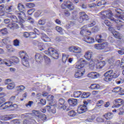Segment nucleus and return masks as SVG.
I'll return each instance as SVG.
<instances>
[{
  "instance_id": "obj_1",
  "label": "nucleus",
  "mask_w": 124,
  "mask_h": 124,
  "mask_svg": "<svg viewBox=\"0 0 124 124\" xmlns=\"http://www.w3.org/2000/svg\"><path fill=\"white\" fill-rule=\"evenodd\" d=\"M102 15H103L106 19H110L111 21H114L115 22V23L117 24L116 28L118 31H120L121 29H124V22L122 21V20H117L113 17L112 16H113V14L111 11H105L104 12H102Z\"/></svg>"
},
{
  "instance_id": "obj_2",
  "label": "nucleus",
  "mask_w": 124,
  "mask_h": 124,
  "mask_svg": "<svg viewBox=\"0 0 124 124\" xmlns=\"http://www.w3.org/2000/svg\"><path fill=\"white\" fill-rule=\"evenodd\" d=\"M104 81L106 82H111L113 78H117L119 77V75L117 74V72H113V70H110L106 72L104 75Z\"/></svg>"
},
{
  "instance_id": "obj_3",
  "label": "nucleus",
  "mask_w": 124,
  "mask_h": 124,
  "mask_svg": "<svg viewBox=\"0 0 124 124\" xmlns=\"http://www.w3.org/2000/svg\"><path fill=\"white\" fill-rule=\"evenodd\" d=\"M8 108H10L11 111H13L18 108V106L16 104H13L11 102H6L0 106V110H5Z\"/></svg>"
},
{
  "instance_id": "obj_4",
  "label": "nucleus",
  "mask_w": 124,
  "mask_h": 124,
  "mask_svg": "<svg viewBox=\"0 0 124 124\" xmlns=\"http://www.w3.org/2000/svg\"><path fill=\"white\" fill-rule=\"evenodd\" d=\"M45 53L46 55L51 56L53 59H55V60L58 59L59 58V52L57 50L52 47L49 48L47 50H46Z\"/></svg>"
},
{
  "instance_id": "obj_5",
  "label": "nucleus",
  "mask_w": 124,
  "mask_h": 124,
  "mask_svg": "<svg viewBox=\"0 0 124 124\" xmlns=\"http://www.w3.org/2000/svg\"><path fill=\"white\" fill-rule=\"evenodd\" d=\"M95 25V21H91L90 23L88 24L87 25L84 26L81 28V31H80L81 34H83L85 33V32H88L89 33V35H91V31H89V30H87V28H92V27H93Z\"/></svg>"
},
{
  "instance_id": "obj_6",
  "label": "nucleus",
  "mask_w": 124,
  "mask_h": 124,
  "mask_svg": "<svg viewBox=\"0 0 124 124\" xmlns=\"http://www.w3.org/2000/svg\"><path fill=\"white\" fill-rule=\"evenodd\" d=\"M115 18L117 19H123L124 20V12L121 9H115L113 11Z\"/></svg>"
},
{
  "instance_id": "obj_7",
  "label": "nucleus",
  "mask_w": 124,
  "mask_h": 124,
  "mask_svg": "<svg viewBox=\"0 0 124 124\" xmlns=\"http://www.w3.org/2000/svg\"><path fill=\"white\" fill-rule=\"evenodd\" d=\"M69 50L70 52L76 53L78 57H81V53H82V49L81 48L78 46H72L69 48Z\"/></svg>"
},
{
  "instance_id": "obj_8",
  "label": "nucleus",
  "mask_w": 124,
  "mask_h": 124,
  "mask_svg": "<svg viewBox=\"0 0 124 124\" xmlns=\"http://www.w3.org/2000/svg\"><path fill=\"white\" fill-rule=\"evenodd\" d=\"M79 18L78 19L79 23H83L84 21H88L89 20V16L84 12H80L79 13Z\"/></svg>"
},
{
  "instance_id": "obj_9",
  "label": "nucleus",
  "mask_w": 124,
  "mask_h": 124,
  "mask_svg": "<svg viewBox=\"0 0 124 124\" xmlns=\"http://www.w3.org/2000/svg\"><path fill=\"white\" fill-rule=\"evenodd\" d=\"M112 108H119L122 104L124 106V100L123 99H116L114 100Z\"/></svg>"
},
{
  "instance_id": "obj_10",
  "label": "nucleus",
  "mask_w": 124,
  "mask_h": 124,
  "mask_svg": "<svg viewBox=\"0 0 124 124\" xmlns=\"http://www.w3.org/2000/svg\"><path fill=\"white\" fill-rule=\"evenodd\" d=\"M26 12H20V13H16L18 16V19L19 20V25L23 27V23H25V20H24V18L26 17Z\"/></svg>"
},
{
  "instance_id": "obj_11",
  "label": "nucleus",
  "mask_w": 124,
  "mask_h": 124,
  "mask_svg": "<svg viewBox=\"0 0 124 124\" xmlns=\"http://www.w3.org/2000/svg\"><path fill=\"white\" fill-rule=\"evenodd\" d=\"M85 63H86V61L80 59L76 63L75 67L78 69H82L83 70V69H84L83 68L85 66Z\"/></svg>"
},
{
  "instance_id": "obj_12",
  "label": "nucleus",
  "mask_w": 124,
  "mask_h": 124,
  "mask_svg": "<svg viewBox=\"0 0 124 124\" xmlns=\"http://www.w3.org/2000/svg\"><path fill=\"white\" fill-rule=\"evenodd\" d=\"M95 49L97 50H102L108 48V43H103L102 44L95 45Z\"/></svg>"
},
{
  "instance_id": "obj_13",
  "label": "nucleus",
  "mask_w": 124,
  "mask_h": 124,
  "mask_svg": "<svg viewBox=\"0 0 124 124\" xmlns=\"http://www.w3.org/2000/svg\"><path fill=\"white\" fill-rule=\"evenodd\" d=\"M88 110V108L87 106L84 105H81L78 107V114H82V113H85V112H87Z\"/></svg>"
},
{
  "instance_id": "obj_14",
  "label": "nucleus",
  "mask_w": 124,
  "mask_h": 124,
  "mask_svg": "<svg viewBox=\"0 0 124 124\" xmlns=\"http://www.w3.org/2000/svg\"><path fill=\"white\" fill-rule=\"evenodd\" d=\"M97 62H98V60L94 58H91L89 62V67H90L91 69H93V68H94V66H95V64L97 65Z\"/></svg>"
},
{
  "instance_id": "obj_15",
  "label": "nucleus",
  "mask_w": 124,
  "mask_h": 124,
  "mask_svg": "<svg viewBox=\"0 0 124 124\" xmlns=\"http://www.w3.org/2000/svg\"><path fill=\"white\" fill-rule=\"evenodd\" d=\"M106 34H102L101 35H97L96 36L95 40L99 43L103 42L105 40V38H106Z\"/></svg>"
},
{
  "instance_id": "obj_16",
  "label": "nucleus",
  "mask_w": 124,
  "mask_h": 124,
  "mask_svg": "<svg viewBox=\"0 0 124 124\" xmlns=\"http://www.w3.org/2000/svg\"><path fill=\"white\" fill-rule=\"evenodd\" d=\"M112 33L116 38L120 39V41H124V37L123 36V35L121 34L120 32L115 31L113 32Z\"/></svg>"
},
{
  "instance_id": "obj_17",
  "label": "nucleus",
  "mask_w": 124,
  "mask_h": 124,
  "mask_svg": "<svg viewBox=\"0 0 124 124\" xmlns=\"http://www.w3.org/2000/svg\"><path fill=\"white\" fill-rule=\"evenodd\" d=\"M84 41L87 42L89 44H93L94 42V39L92 37L85 36L84 38Z\"/></svg>"
},
{
  "instance_id": "obj_18",
  "label": "nucleus",
  "mask_w": 124,
  "mask_h": 124,
  "mask_svg": "<svg viewBox=\"0 0 124 124\" xmlns=\"http://www.w3.org/2000/svg\"><path fill=\"white\" fill-rule=\"evenodd\" d=\"M5 13L12 12L14 10L13 5H7L4 9Z\"/></svg>"
},
{
  "instance_id": "obj_19",
  "label": "nucleus",
  "mask_w": 124,
  "mask_h": 124,
  "mask_svg": "<svg viewBox=\"0 0 124 124\" xmlns=\"http://www.w3.org/2000/svg\"><path fill=\"white\" fill-rule=\"evenodd\" d=\"M68 102L70 105V106L72 107L77 105V99H70L68 100Z\"/></svg>"
},
{
  "instance_id": "obj_20",
  "label": "nucleus",
  "mask_w": 124,
  "mask_h": 124,
  "mask_svg": "<svg viewBox=\"0 0 124 124\" xmlns=\"http://www.w3.org/2000/svg\"><path fill=\"white\" fill-rule=\"evenodd\" d=\"M84 72H85V69H82V72L78 70L75 74V77L76 78H80V77H82L83 75H84Z\"/></svg>"
},
{
  "instance_id": "obj_21",
  "label": "nucleus",
  "mask_w": 124,
  "mask_h": 124,
  "mask_svg": "<svg viewBox=\"0 0 124 124\" xmlns=\"http://www.w3.org/2000/svg\"><path fill=\"white\" fill-rule=\"evenodd\" d=\"M34 45H38V47L40 51H43L45 48L43 47V44L41 43H39L36 41H34L33 42Z\"/></svg>"
},
{
  "instance_id": "obj_22",
  "label": "nucleus",
  "mask_w": 124,
  "mask_h": 124,
  "mask_svg": "<svg viewBox=\"0 0 124 124\" xmlns=\"http://www.w3.org/2000/svg\"><path fill=\"white\" fill-rule=\"evenodd\" d=\"M92 56H93V52L90 51H87L85 53L84 57L87 61H90L92 59Z\"/></svg>"
},
{
  "instance_id": "obj_23",
  "label": "nucleus",
  "mask_w": 124,
  "mask_h": 124,
  "mask_svg": "<svg viewBox=\"0 0 124 124\" xmlns=\"http://www.w3.org/2000/svg\"><path fill=\"white\" fill-rule=\"evenodd\" d=\"M35 59L37 62H41L43 61V56L40 54H37L35 55Z\"/></svg>"
},
{
  "instance_id": "obj_24",
  "label": "nucleus",
  "mask_w": 124,
  "mask_h": 124,
  "mask_svg": "<svg viewBox=\"0 0 124 124\" xmlns=\"http://www.w3.org/2000/svg\"><path fill=\"white\" fill-rule=\"evenodd\" d=\"M17 8L20 12H26L27 11L26 8H25V6L21 3H19L18 4Z\"/></svg>"
},
{
  "instance_id": "obj_25",
  "label": "nucleus",
  "mask_w": 124,
  "mask_h": 124,
  "mask_svg": "<svg viewBox=\"0 0 124 124\" xmlns=\"http://www.w3.org/2000/svg\"><path fill=\"white\" fill-rule=\"evenodd\" d=\"M28 61L29 59H28V58L22 59V64L24 66H26V67H30V63Z\"/></svg>"
},
{
  "instance_id": "obj_26",
  "label": "nucleus",
  "mask_w": 124,
  "mask_h": 124,
  "mask_svg": "<svg viewBox=\"0 0 124 124\" xmlns=\"http://www.w3.org/2000/svg\"><path fill=\"white\" fill-rule=\"evenodd\" d=\"M105 65V62L104 61H101L97 63V68L99 69H102L103 66Z\"/></svg>"
},
{
  "instance_id": "obj_27",
  "label": "nucleus",
  "mask_w": 124,
  "mask_h": 124,
  "mask_svg": "<svg viewBox=\"0 0 124 124\" xmlns=\"http://www.w3.org/2000/svg\"><path fill=\"white\" fill-rule=\"evenodd\" d=\"M70 3L69 4H67V8L69 9V10H73L74 9L75 7H74V4H73V3L71 2L70 1H68L67 3Z\"/></svg>"
},
{
  "instance_id": "obj_28",
  "label": "nucleus",
  "mask_w": 124,
  "mask_h": 124,
  "mask_svg": "<svg viewBox=\"0 0 124 124\" xmlns=\"http://www.w3.org/2000/svg\"><path fill=\"white\" fill-rule=\"evenodd\" d=\"M90 88L91 90H99L100 89V85L98 84H92Z\"/></svg>"
},
{
  "instance_id": "obj_29",
  "label": "nucleus",
  "mask_w": 124,
  "mask_h": 124,
  "mask_svg": "<svg viewBox=\"0 0 124 124\" xmlns=\"http://www.w3.org/2000/svg\"><path fill=\"white\" fill-rule=\"evenodd\" d=\"M19 55L22 59H27V57H28V54L27 53L23 50H21L19 52Z\"/></svg>"
},
{
  "instance_id": "obj_30",
  "label": "nucleus",
  "mask_w": 124,
  "mask_h": 124,
  "mask_svg": "<svg viewBox=\"0 0 124 124\" xmlns=\"http://www.w3.org/2000/svg\"><path fill=\"white\" fill-rule=\"evenodd\" d=\"M88 77H89V78H93V79L97 78V73L96 72L90 73L88 74Z\"/></svg>"
},
{
  "instance_id": "obj_31",
  "label": "nucleus",
  "mask_w": 124,
  "mask_h": 124,
  "mask_svg": "<svg viewBox=\"0 0 124 124\" xmlns=\"http://www.w3.org/2000/svg\"><path fill=\"white\" fill-rule=\"evenodd\" d=\"M104 116L106 120H111V119L113 118V114L110 112H108L104 115Z\"/></svg>"
},
{
  "instance_id": "obj_32",
  "label": "nucleus",
  "mask_w": 124,
  "mask_h": 124,
  "mask_svg": "<svg viewBox=\"0 0 124 124\" xmlns=\"http://www.w3.org/2000/svg\"><path fill=\"white\" fill-rule=\"evenodd\" d=\"M17 27V24L15 23H11L8 24L7 28L8 29H12L14 30V29H16Z\"/></svg>"
},
{
  "instance_id": "obj_33",
  "label": "nucleus",
  "mask_w": 124,
  "mask_h": 124,
  "mask_svg": "<svg viewBox=\"0 0 124 124\" xmlns=\"http://www.w3.org/2000/svg\"><path fill=\"white\" fill-rule=\"evenodd\" d=\"M90 95H91V93H90L84 92L81 95V98H88V97H90Z\"/></svg>"
},
{
  "instance_id": "obj_34",
  "label": "nucleus",
  "mask_w": 124,
  "mask_h": 124,
  "mask_svg": "<svg viewBox=\"0 0 124 124\" xmlns=\"http://www.w3.org/2000/svg\"><path fill=\"white\" fill-rule=\"evenodd\" d=\"M81 94H82V92L80 91H77L74 93V97H76V98L80 97L81 96Z\"/></svg>"
},
{
  "instance_id": "obj_35",
  "label": "nucleus",
  "mask_w": 124,
  "mask_h": 124,
  "mask_svg": "<svg viewBox=\"0 0 124 124\" xmlns=\"http://www.w3.org/2000/svg\"><path fill=\"white\" fill-rule=\"evenodd\" d=\"M11 115H5L4 116H0V120H2V121H8V120H10L11 117H10Z\"/></svg>"
},
{
  "instance_id": "obj_36",
  "label": "nucleus",
  "mask_w": 124,
  "mask_h": 124,
  "mask_svg": "<svg viewBox=\"0 0 124 124\" xmlns=\"http://www.w3.org/2000/svg\"><path fill=\"white\" fill-rule=\"evenodd\" d=\"M11 19L13 22H15V23H18V24H20V20L17 18L16 16L13 15Z\"/></svg>"
},
{
  "instance_id": "obj_37",
  "label": "nucleus",
  "mask_w": 124,
  "mask_h": 124,
  "mask_svg": "<svg viewBox=\"0 0 124 124\" xmlns=\"http://www.w3.org/2000/svg\"><path fill=\"white\" fill-rule=\"evenodd\" d=\"M15 87V84L14 83V82H12L11 83H10L7 86V88L8 89V90H13V89H14Z\"/></svg>"
},
{
  "instance_id": "obj_38",
  "label": "nucleus",
  "mask_w": 124,
  "mask_h": 124,
  "mask_svg": "<svg viewBox=\"0 0 124 124\" xmlns=\"http://www.w3.org/2000/svg\"><path fill=\"white\" fill-rule=\"evenodd\" d=\"M49 105H51V106H46V110H47V111L48 112H49V113H50V112H51V110H52V108L53 106H54V105L50 103H49Z\"/></svg>"
},
{
  "instance_id": "obj_39",
  "label": "nucleus",
  "mask_w": 124,
  "mask_h": 124,
  "mask_svg": "<svg viewBox=\"0 0 124 124\" xmlns=\"http://www.w3.org/2000/svg\"><path fill=\"white\" fill-rule=\"evenodd\" d=\"M68 115L70 117H75L76 116V112L74 110H70L68 112Z\"/></svg>"
},
{
  "instance_id": "obj_40",
  "label": "nucleus",
  "mask_w": 124,
  "mask_h": 124,
  "mask_svg": "<svg viewBox=\"0 0 124 124\" xmlns=\"http://www.w3.org/2000/svg\"><path fill=\"white\" fill-rule=\"evenodd\" d=\"M56 30L61 34H63V32H62V28L60 26H57L56 27Z\"/></svg>"
},
{
  "instance_id": "obj_41",
  "label": "nucleus",
  "mask_w": 124,
  "mask_h": 124,
  "mask_svg": "<svg viewBox=\"0 0 124 124\" xmlns=\"http://www.w3.org/2000/svg\"><path fill=\"white\" fill-rule=\"evenodd\" d=\"M45 23H46V19L44 18H41L38 21L39 25H45Z\"/></svg>"
},
{
  "instance_id": "obj_42",
  "label": "nucleus",
  "mask_w": 124,
  "mask_h": 124,
  "mask_svg": "<svg viewBox=\"0 0 124 124\" xmlns=\"http://www.w3.org/2000/svg\"><path fill=\"white\" fill-rule=\"evenodd\" d=\"M6 48L7 49L8 52H14V51H15V49L12 48V46L11 45H7Z\"/></svg>"
},
{
  "instance_id": "obj_43",
  "label": "nucleus",
  "mask_w": 124,
  "mask_h": 124,
  "mask_svg": "<svg viewBox=\"0 0 124 124\" xmlns=\"http://www.w3.org/2000/svg\"><path fill=\"white\" fill-rule=\"evenodd\" d=\"M122 91V88L120 87H115L113 90H112V92L113 93H120V91Z\"/></svg>"
},
{
  "instance_id": "obj_44",
  "label": "nucleus",
  "mask_w": 124,
  "mask_h": 124,
  "mask_svg": "<svg viewBox=\"0 0 124 124\" xmlns=\"http://www.w3.org/2000/svg\"><path fill=\"white\" fill-rule=\"evenodd\" d=\"M17 91L19 92H23V91H24L25 89H26V87L24 86L23 85H20L17 87Z\"/></svg>"
},
{
  "instance_id": "obj_45",
  "label": "nucleus",
  "mask_w": 124,
  "mask_h": 124,
  "mask_svg": "<svg viewBox=\"0 0 124 124\" xmlns=\"http://www.w3.org/2000/svg\"><path fill=\"white\" fill-rule=\"evenodd\" d=\"M124 113V107L120 108L118 109V115H123Z\"/></svg>"
},
{
  "instance_id": "obj_46",
  "label": "nucleus",
  "mask_w": 124,
  "mask_h": 124,
  "mask_svg": "<svg viewBox=\"0 0 124 124\" xmlns=\"http://www.w3.org/2000/svg\"><path fill=\"white\" fill-rule=\"evenodd\" d=\"M45 35V37L42 38V39L45 42H49L51 41V39H50V38L47 37L46 35Z\"/></svg>"
},
{
  "instance_id": "obj_47",
  "label": "nucleus",
  "mask_w": 124,
  "mask_h": 124,
  "mask_svg": "<svg viewBox=\"0 0 124 124\" xmlns=\"http://www.w3.org/2000/svg\"><path fill=\"white\" fill-rule=\"evenodd\" d=\"M14 45L16 47L20 46V42H19V40H18L17 39L14 40Z\"/></svg>"
},
{
  "instance_id": "obj_48",
  "label": "nucleus",
  "mask_w": 124,
  "mask_h": 124,
  "mask_svg": "<svg viewBox=\"0 0 124 124\" xmlns=\"http://www.w3.org/2000/svg\"><path fill=\"white\" fill-rule=\"evenodd\" d=\"M62 61L64 63L66 62V61H67V56L65 54H62Z\"/></svg>"
},
{
  "instance_id": "obj_49",
  "label": "nucleus",
  "mask_w": 124,
  "mask_h": 124,
  "mask_svg": "<svg viewBox=\"0 0 124 124\" xmlns=\"http://www.w3.org/2000/svg\"><path fill=\"white\" fill-rule=\"evenodd\" d=\"M104 103V102L102 100H100L98 101L96 106L98 107H101V106H102L103 105V104Z\"/></svg>"
},
{
  "instance_id": "obj_50",
  "label": "nucleus",
  "mask_w": 124,
  "mask_h": 124,
  "mask_svg": "<svg viewBox=\"0 0 124 124\" xmlns=\"http://www.w3.org/2000/svg\"><path fill=\"white\" fill-rule=\"evenodd\" d=\"M94 119H95L94 116H90L87 119V122H92L94 120Z\"/></svg>"
},
{
  "instance_id": "obj_51",
  "label": "nucleus",
  "mask_w": 124,
  "mask_h": 124,
  "mask_svg": "<svg viewBox=\"0 0 124 124\" xmlns=\"http://www.w3.org/2000/svg\"><path fill=\"white\" fill-rule=\"evenodd\" d=\"M39 118L42 120V121H45V120H47V117L45 114H41L40 115Z\"/></svg>"
},
{
  "instance_id": "obj_52",
  "label": "nucleus",
  "mask_w": 124,
  "mask_h": 124,
  "mask_svg": "<svg viewBox=\"0 0 124 124\" xmlns=\"http://www.w3.org/2000/svg\"><path fill=\"white\" fill-rule=\"evenodd\" d=\"M44 58L45 59V62H46V63L48 64V63H50V62H51V60L47 56H44Z\"/></svg>"
},
{
  "instance_id": "obj_53",
  "label": "nucleus",
  "mask_w": 124,
  "mask_h": 124,
  "mask_svg": "<svg viewBox=\"0 0 124 124\" xmlns=\"http://www.w3.org/2000/svg\"><path fill=\"white\" fill-rule=\"evenodd\" d=\"M34 11H35V9L34 8L31 9L28 11V13L29 15H32V13H33Z\"/></svg>"
},
{
  "instance_id": "obj_54",
  "label": "nucleus",
  "mask_w": 124,
  "mask_h": 124,
  "mask_svg": "<svg viewBox=\"0 0 124 124\" xmlns=\"http://www.w3.org/2000/svg\"><path fill=\"white\" fill-rule=\"evenodd\" d=\"M104 23L108 27H111V22L108 20H105Z\"/></svg>"
},
{
  "instance_id": "obj_55",
  "label": "nucleus",
  "mask_w": 124,
  "mask_h": 124,
  "mask_svg": "<svg viewBox=\"0 0 124 124\" xmlns=\"http://www.w3.org/2000/svg\"><path fill=\"white\" fill-rule=\"evenodd\" d=\"M59 102L60 105H63V104H64V102H65V101L62 98H60L59 100Z\"/></svg>"
},
{
  "instance_id": "obj_56",
  "label": "nucleus",
  "mask_w": 124,
  "mask_h": 124,
  "mask_svg": "<svg viewBox=\"0 0 124 124\" xmlns=\"http://www.w3.org/2000/svg\"><path fill=\"white\" fill-rule=\"evenodd\" d=\"M96 121L98 122V123H103L104 119L101 117H97L96 118Z\"/></svg>"
},
{
  "instance_id": "obj_57",
  "label": "nucleus",
  "mask_w": 124,
  "mask_h": 124,
  "mask_svg": "<svg viewBox=\"0 0 124 124\" xmlns=\"http://www.w3.org/2000/svg\"><path fill=\"white\" fill-rule=\"evenodd\" d=\"M33 104V102L32 101H29L27 104L25 105L26 107H31V105Z\"/></svg>"
},
{
  "instance_id": "obj_58",
  "label": "nucleus",
  "mask_w": 124,
  "mask_h": 124,
  "mask_svg": "<svg viewBox=\"0 0 124 124\" xmlns=\"http://www.w3.org/2000/svg\"><path fill=\"white\" fill-rule=\"evenodd\" d=\"M0 31L2 34H6L7 33V29L6 28L0 30Z\"/></svg>"
},
{
  "instance_id": "obj_59",
  "label": "nucleus",
  "mask_w": 124,
  "mask_h": 124,
  "mask_svg": "<svg viewBox=\"0 0 124 124\" xmlns=\"http://www.w3.org/2000/svg\"><path fill=\"white\" fill-rule=\"evenodd\" d=\"M5 16H6V17H7L8 18H12V16H13V15H11V13H5Z\"/></svg>"
},
{
  "instance_id": "obj_60",
  "label": "nucleus",
  "mask_w": 124,
  "mask_h": 124,
  "mask_svg": "<svg viewBox=\"0 0 124 124\" xmlns=\"http://www.w3.org/2000/svg\"><path fill=\"white\" fill-rule=\"evenodd\" d=\"M108 40L109 42H110V43H114L115 42V39H114V38L111 36L108 37Z\"/></svg>"
},
{
  "instance_id": "obj_61",
  "label": "nucleus",
  "mask_w": 124,
  "mask_h": 124,
  "mask_svg": "<svg viewBox=\"0 0 124 124\" xmlns=\"http://www.w3.org/2000/svg\"><path fill=\"white\" fill-rule=\"evenodd\" d=\"M13 62H15L16 63H18V62H19V59L17 57H13Z\"/></svg>"
},
{
  "instance_id": "obj_62",
  "label": "nucleus",
  "mask_w": 124,
  "mask_h": 124,
  "mask_svg": "<svg viewBox=\"0 0 124 124\" xmlns=\"http://www.w3.org/2000/svg\"><path fill=\"white\" fill-rule=\"evenodd\" d=\"M32 113L34 114V115H35L36 116H39V114L40 112L39 110H34L32 111Z\"/></svg>"
},
{
  "instance_id": "obj_63",
  "label": "nucleus",
  "mask_w": 124,
  "mask_h": 124,
  "mask_svg": "<svg viewBox=\"0 0 124 124\" xmlns=\"http://www.w3.org/2000/svg\"><path fill=\"white\" fill-rule=\"evenodd\" d=\"M54 99V96L52 95H49L47 96V100H48L49 101H51Z\"/></svg>"
},
{
  "instance_id": "obj_64",
  "label": "nucleus",
  "mask_w": 124,
  "mask_h": 124,
  "mask_svg": "<svg viewBox=\"0 0 124 124\" xmlns=\"http://www.w3.org/2000/svg\"><path fill=\"white\" fill-rule=\"evenodd\" d=\"M11 79L9 78L6 79L5 81V83L8 85H9V84H11Z\"/></svg>"
}]
</instances>
